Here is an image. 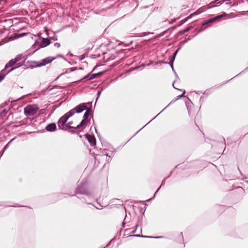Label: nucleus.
I'll list each match as a JSON object with an SVG mask.
<instances>
[{"instance_id":"nucleus-21","label":"nucleus","mask_w":248,"mask_h":248,"mask_svg":"<svg viewBox=\"0 0 248 248\" xmlns=\"http://www.w3.org/2000/svg\"><path fill=\"white\" fill-rule=\"evenodd\" d=\"M163 184H164V181H163V182H162V184H161V185L160 186V187L157 189V190L156 191L155 193H156L158 192V191L159 190V188H160V187L162 186V185Z\"/></svg>"},{"instance_id":"nucleus-7","label":"nucleus","mask_w":248,"mask_h":248,"mask_svg":"<svg viewBox=\"0 0 248 248\" xmlns=\"http://www.w3.org/2000/svg\"><path fill=\"white\" fill-rule=\"evenodd\" d=\"M54 59H55L54 58H52V57H50L46 58L42 60L41 61V62L39 64L38 66H42L45 65H46V64L51 62Z\"/></svg>"},{"instance_id":"nucleus-18","label":"nucleus","mask_w":248,"mask_h":248,"mask_svg":"<svg viewBox=\"0 0 248 248\" xmlns=\"http://www.w3.org/2000/svg\"><path fill=\"white\" fill-rule=\"evenodd\" d=\"M139 228H140V230H141V227H140L139 225H137L136 226V230H134V231H133V233H134V232H136V230H137Z\"/></svg>"},{"instance_id":"nucleus-16","label":"nucleus","mask_w":248,"mask_h":248,"mask_svg":"<svg viewBox=\"0 0 248 248\" xmlns=\"http://www.w3.org/2000/svg\"><path fill=\"white\" fill-rule=\"evenodd\" d=\"M190 29H191V27H188L186 28L184 30L183 32H184V33L186 32H187V31H188Z\"/></svg>"},{"instance_id":"nucleus-22","label":"nucleus","mask_w":248,"mask_h":248,"mask_svg":"<svg viewBox=\"0 0 248 248\" xmlns=\"http://www.w3.org/2000/svg\"><path fill=\"white\" fill-rule=\"evenodd\" d=\"M173 86L174 88H175V89H177V88H175V87H174V84H173ZM177 90H178V89H177ZM179 90L181 91V90H180V89H179Z\"/></svg>"},{"instance_id":"nucleus-5","label":"nucleus","mask_w":248,"mask_h":248,"mask_svg":"<svg viewBox=\"0 0 248 248\" xmlns=\"http://www.w3.org/2000/svg\"><path fill=\"white\" fill-rule=\"evenodd\" d=\"M228 15H229L228 14H227L226 13H224V14H223L222 15L217 16H215L214 17L211 18H210L209 19L205 20L204 21V22L202 23V25L204 26L205 25H206L207 24H209V23H212V22L217 20V19L221 18L222 17L226 16H228Z\"/></svg>"},{"instance_id":"nucleus-24","label":"nucleus","mask_w":248,"mask_h":248,"mask_svg":"<svg viewBox=\"0 0 248 248\" xmlns=\"http://www.w3.org/2000/svg\"><path fill=\"white\" fill-rule=\"evenodd\" d=\"M159 114H160V113H158L157 114V115H156L155 116V117H157L158 116V115H159Z\"/></svg>"},{"instance_id":"nucleus-25","label":"nucleus","mask_w":248,"mask_h":248,"mask_svg":"<svg viewBox=\"0 0 248 248\" xmlns=\"http://www.w3.org/2000/svg\"><path fill=\"white\" fill-rule=\"evenodd\" d=\"M159 114H160V113H158L157 114V115H156L155 116V117H157L158 116V115H159Z\"/></svg>"},{"instance_id":"nucleus-17","label":"nucleus","mask_w":248,"mask_h":248,"mask_svg":"<svg viewBox=\"0 0 248 248\" xmlns=\"http://www.w3.org/2000/svg\"><path fill=\"white\" fill-rule=\"evenodd\" d=\"M54 46H56V47L58 48L60 46V44L59 43H55L54 44Z\"/></svg>"},{"instance_id":"nucleus-8","label":"nucleus","mask_w":248,"mask_h":248,"mask_svg":"<svg viewBox=\"0 0 248 248\" xmlns=\"http://www.w3.org/2000/svg\"><path fill=\"white\" fill-rule=\"evenodd\" d=\"M86 138L90 142L91 145L94 146L96 144V140L94 136L91 135H86Z\"/></svg>"},{"instance_id":"nucleus-32","label":"nucleus","mask_w":248,"mask_h":248,"mask_svg":"<svg viewBox=\"0 0 248 248\" xmlns=\"http://www.w3.org/2000/svg\"><path fill=\"white\" fill-rule=\"evenodd\" d=\"M105 155H106L107 156H108V154H105Z\"/></svg>"},{"instance_id":"nucleus-30","label":"nucleus","mask_w":248,"mask_h":248,"mask_svg":"<svg viewBox=\"0 0 248 248\" xmlns=\"http://www.w3.org/2000/svg\"><path fill=\"white\" fill-rule=\"evenodd\" d=\"M100 93H101L100 92H98V95H99L100 94Z\"/></svg>"},{"instance_id":"nucleus-27","label":"nucleus","mask_w":248,"mask_h":248,"mask_svg":"<svg viewBox=\"0 0 248 248\" xmlns=\"http://www.w3.org/2000/svg\"><path fill=\"white\" fill-rule=\"evenodd\" d=\"M159 114H160V113H158L157 114V115H156L155 116V117H157L158 116V115H159Z\"/></svg>"},{"instance_id":"nucleus-1","label":"nucleus","mask_w":248,"mask_h":248,"mask_svg":"<svg viewBox=\"0 0 248 248\" xmlns=\"http://www.w3.org/2000/svg\"><path fill=\"white\" fill-rule=\"evenodd\" d=\"M39 110L38 107L35 105H29L24 108L25 115L32 116L36 114Z\"/></svg>"},{"instance_id":"nucleus-4","label":"nucleus","mask_w":248,"mask_h":248,"mask_svg":"<svg viewBox=\"0 0 248 248\" xmlns=\"http://www.w3.org/2000/svg\"><path fill=\"white\" fill-rule=\"evenodd\" d=\"M90 115V112L88 110H86V112L84 114V119L79 124L77 125V127H81L82 128H85L88 122V117Z\"/></svg>"},{"instance_id":"nucleus-3","label":"nucleus","mask_w":248,"mask_h":248,"mask_svg":"<svg viewBox=\"0 0 248 248\" xmlns=\"http://www.w3.org/2000/svg\"><path fill=\"white\" fill-rule=\"evenodd\" d=\"M88 185L86 183L82 184V185L78 186L76 189L77 194H82L88 195L89 192L88 190Z\"/></svg>"},{"instance_id":"nucleus-23","label":"nucleus","mask_w":248,"mask_h":248,"mask_svg":"<svg viewBox=\"0 0 248 248\" xmlns=\"http://www.w3.org/2000/svg\"><path fill=\"white\" fill-rule=\"evenodd\" d=\"M159 114H160V113H158L157 114V115H156L155 116V117H157L158 116V115H159Z\"/></svg>"},{"instance_id":"nucleus-11","label":"nucleus","mask_w":248,"mask_h":248,"mask_svg":"<svg viewBox=\"0 0 248 248\" xmlns=\"http://www.w3.org/2000/svg\"><path fill=\"white\" fill-rule=\"evenodd\" d=\"M47 131H54L56 129V124L54 123H52L48 124L46 128Z\"/></svg>"},{"instance_id":"nucleus-29","label":"nucleus","mask_w":248,"mask_h":248,"mask_svg":"<svg viewBox=\"0 0 248 248\" xmlns=\"http://www.w3.org/2000/svg\"><path fill=\"white\" fill-rule=\"evenodd\" d=\"M37 49H35V50H33L31 53H33V52H35V51H36V50H37Z\"/></svg>"},{"instance_id":"nucleus-26","label":"nucleus","mask_w":248,"mask_h":248,"mask_svg":"<svg viewBox=\"0 0 248 248\" xmlns=\"http://www.w3.org/2000/svg\"><path fill=\"white\" fill-rule=\"evenodd\" d=\"M159 114H160V113H158L157 114V115H156L155 116V117H157L158 116V115H159Z\"/></svg>"},{"instance_id":"nucleus-31","label":"nucleus","mask_w":248,"mask_h":248,"mask_svg":"<svg viewBox=\"0 0 248 248\" xmlns=\"http://www.w3.org/2000/svg\"><path fill=\"white\" fill-rule=\"evenodd\" d=\"M34 46H35V45H32V48H34Z\"/></svg>"},{"instance_id":"nucleus-13","label":"nucleus","mask_w":248,"mask_h":248,"mask_svg":"<svg viewBox=\"0 0 248 248\" xmlns=\"http://www.w3.org/2000/svg\"><path fill=\"white\" fill-rule=\"evenodd\" d=\"M175 57H176V56L174 55V54H173L172 56L170 57V58H169L170 65V66L172 68L173 70V63L174 61Z\"/></svg>"},{"instance_id":"nucleus-28","label":"nucleus","mask_w":248,"mask_h":248,"mask_svg":"<svg viewBox=\"0 0 248 248\" xmlns=\"http://www.w3.org/2000/svg\"><path fill=\"white\" fill-rule=\"evenodd\" d=\"M159 114H160V113H158L157 114V115H156L155 116V117H157L158 116V115H159Z\"/></svg>"},{"instance_id":"nucleus-15","label":"nucleus","mask_w":248,"mask_h":248,"mask_svg":"<svg viewBox=\"0 0 248 248\" xmlns=\"http://www.w3.org/2000/svg\"><path fill=\"white\" fill-rule=\"evenodd\" d=\"M22 59V56L21 55H18L16 56V57L14 59L15 61H16V62L20 61Z\"/></svg>"},{"instance_id":"nucleus-19","label":"nucleus","mask_w":248,"mask_h":248,"mask_svg":"<svg viewBox=\"0 0 248 248\" xmlns=\"http://www.w3.org/2000/svg\"><path fill=\"white\" fill-rule=\"evenodd\" d=\"M179 48H178V49H177V50L174 52V53H173V54H174V55L176 56V55H177V53H178V51H179Z\"/></svg>"},{"instance_id":"nucleus-9","label":"nucleus","mask_w":248,"mask_h":248,"mask_svg":"<svg viewBox=\"0 0 248 248\" xmlns=\"http://www.w3.org/2000/svg\"><path fill=\"white\" fill-rule=\"evenodd\" d=\"M16 68H13L10 70L8 71H6L5 69H3L1 72L0 73V82L2 80V79L4 78L5 76L9 73L10 72L13 71V70L15 69Z\"/></svg>"},{"instance_id":"nucleus-6","label":"nucleus","mask_w":248,"mask_h":248,"mask_svg":"<svg viewBox=\"0 0 248 248\" xmlns=\"http://www.w3.org/2000/svg\"><path fill=\"white\" fill-rule=\"evenodd\" d=\"M86 106L85 104H81L78 106H77L76 107H75L74 108L72 109V110H75V113H80L82 112L83 110H85L86 109Z\"/></svg>"},{"instance_id":"nucleus-20","label":"nucleus","mask_w":248,"mask_h":248,"mask_svg":"<svg viewBox=\"0 0 248 248\" xmlns=\"http://www.w3.org/2000/svg\"><path fill=\"white\" fill-rule=\"evenodd\" d=\"M185 94V91L183 92V94L181 95L178 96L177 99L180 98L181 97H182L184 94Z\"/></svg>"},{"instance_id":"nucleus-14","label":"nucleus","mask_w":248,"mask_h":248,"mask_svg":"<svg viewBox=\"0 0 248 248\" xmlns=\"http://www.w3.org/2000/svg\"><path fill=\"white\" fill-rule=\"evenodd\" d=\"M72 124L71 122H69L67 124H66V126L70 128H78L79 127H77V125L76 126H72L71 125Z\"/></svg>"},{"instance_id":"nucleus-12","label":"nucleus","mask_w":248,"mask_h":248,"mask_svg":"<svg viewBox=\"0 0 248 248\" xmlns=\"http://www.w3.org/2000/svg\"><path fill=\"white\" fill-rule=\"evenodd\" d=\"M16 61H15V59H13V60H10L9 62L8 63H7L5 66V68L4 69H5L6 70V69L9 67H10L11 66H12L13 65H14L16 63Z\"/></svg>"},{"instance_id":"nucleus-2","label":"nucleus","mask_w":248,"mask_h":248,"mask_svg":"<svg viewBox=\"0 0 248 248\" xmlns=\"http://www.w3.org/2000/svg\"><path fill=\"white\" fill-rule=\"evenodd\" d=\"M75 113V110H70L69 112L65 114L60 119L58 122L59 126L60 127L61 126H63L65 125L68 119L70 117L72 116Z\"/></svg>"},{"instance_id":"nucleus-10","label":"nucleus","mask_w":248,"mask_h":248,"mask_svg":"<svg viewBox=\"0 0 248 248\" xmlns=\"http://www.w3.org/2000/svg\"><path fill=\"white\" fill-rule=\"evenodd\" d=\"M50 42L48 38H43L40 45V47H44L49 45Z\"/></svg>"}]
</instances>
